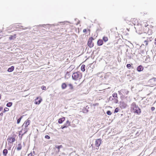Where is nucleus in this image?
<instances>
[{
    "mask_svg": "<svg viewBox=\"0 0 156 156\" xmlns=\"http://www.w3.org/2000/svg\"><path fill=\"white\" fill-rule=\"evenodd\" d=\"M83 76L82 74L78 71L73 73L72 75V78L73 80L80 82Z\"/></svg>",
    "mask_w": 156,
    "mask_h": 156,
    "instance_id": "nucleus-4",
    "label": "nucleus"
},
{
    "mask_svg": "<svg viewBox=\"0 0 156 156\" xmlns=\"http://www.w3.org/2000/svg\"><path fill=\"white\" fill-rule=\"evenodd\" d=\"M14 69V67L13 66H12L11 67L9 68L7 70V71L9 72H12Z\"/></svg>",
    "mask_w": 156,
    "mask_h": 156,
    "instance_id": "nucleus-18",
    "label": "nucleus"
},
{
    "mask_svg": "<svg viewBox=\"0 0 156 156\" xmlns=\"http://www.w3.org/2000/svg\"><path fill=\"white\" fill-rule=\"evenodd\" d=\"M12 103L11 102H9L8 103L7 105L6 106L8 107H10L12 105Z\"/></svg>",
    "mask_w": 156,
    "mask_h": 156,
    "instance_id": "nucleus-26",
    "label": "nucleus"
},
{
    "mask_svg": "<svg viewBox=\"0 0 156 156\" xmlns=\"http://www.w3.org/2000/svg\"><path fill=\"white\" fill-rule=\"evenodd\" d=\"M42 101V99L40 98H37L35 99L34 103L36 104H39Z\"/></svg>",
    "mask_w": 156,
    "mask_h": 156,
    "instance_id": "nucleus-11",
    "label": "nucleus"
},
{
    "mask_svg": "<svg viewBox=\"0 0 156 156\" xmlns=\"http://www.w3.org/2000/svg\"><path fill=\"white\" fill-rule=\"evenodd\" d=\"M101 140L100 139L96 140L95 144V146L98 147L101 144Z\"/></svg>",
    "mask_w": 156,
    "mask_h": 156,
    "instance_id": "nucleus-9",
    "label": "nucleus"
},
{
    "mask_svg": "<svg viewBox=\"0 0 156 156\" xmlns=\"http://www.w3.org/2000/svg\"><path fill=\"white\" fill-rule=\"evenodd\" d=\"M155 108L154 107H152L151 108V110L152 111H153L155 110Z\"/></svg>",
    "mask_w": 156,
    "mask_h": 156,
    "instance_id": "nucleus-36",
    "label": "nucleus"
},
{
    "mask_svg": "<svg viewBox=\"0 0 156 156\" xmlns=\"http://www.w3.org/2000/svg\"><path fill=\"white\" fill-rule=\"evenodd\" d=\"M103 44V41L101 39H99L98 41L97 44L98 46H100L102 45Z\"/></svg>",
    "mask_w": 156,
    "mask_h": 156,
    "instance_id": "nucleus-14",
    "label": "nucleus"
},
{
    "mask_svg": "<svg viewBox=\"0 0 156 156\" xmlns=\"http://www.w3.org/2000/svg\"><path fill=\"white\" fill-rule=\"evenodd\" d=\"M152 81H153V85L154 86L156 85V78L152 79Z\"/></svg>",
    "mask_w": 156,
    "mask_h": 156,
    "instance_id": "nucleus-25",
    "label": "nucleus"
},
{
    "mask_svg": "<svg viewBox=\"0 0 156 156\" xmlns=\"http://www.w3.org/2000/svg\"><path fill=\"white\" fill-rule=\"evenodd\" d=\"M154 40H155V42H154V43L155 45H156V38H155V39Z\"/></svg>",
    "mask_w": 156,
    "mask_h": 156,
    "instance_id": "nucleus-40",
    "label": "nucleus"
},
{
    "mask_svg": "<svg viewBox=\"0 0 156 156\" xmlns=\"http://www.w3.org/2000/svg\"><path fill=\"white\" fill-rule=\"evenodd\" d=\"M65 120V118L64 117L60 118L58 121V122L59 124L62 123Z\"/></svg>",
    "mask_w": 156,
    "mask_h": 156,
    "instance_id": "nucleus-13",
    "label": "nucleus"
},
{
    "mask_svg": "<svg viewBox=\"0 0 156 156\" xmlns=\"http://www.w3.org/2000/svg\"><path fill=\"white\" fill-rule=\"evenodd\" d=\"M119 94L120 95L122 94L124 95H127L129 93L128 90L126 89H122L120 91H119Z\"/></svg>",
    "mask_w": 156,
    "mask_h": 156,
    "instance_id": "nucleus-6",
    "label": "nucleus"
},
{
    "mask_svg": "<svg viewBox=\"0 0 156 156\" xmlns=\"http://www.w3.org/2000/svg\"><path fill=\"white\" fill-rule=\"evenodd\" d=\"M107 114L108 115H111L112 114V113L110 111H108L107 112Z\"/></svg>",
    "mask_w": 156,
    "mask_h": 156,
    "instance_id": "nucleus-32",
    "label": "nucleus"
},
{
    "mask_svg": "<svg viewBox=\"0 0 156 156\" xmlns=\"http://www.w3.org/2000/svg\"><path fill=\"white\" fill-rule=\"evenodd\" d=\"M120 107L122 109H124L127 107L128 105L127 104L123 101L120 102L119 105Z\"/></svg>",
    "mask_w": 156,
    "mask_h": 156,
    "instance_id": "nucleus-7",
    "label": "nucleus"
},
{
    "mask_svg": "<svg viewBox=\"0 0 156 156\" xmlns=\"http://www.w3.org/2000/svg\"><path fill=\"white\" fill-rule=\"evenodd\" d=\"M103 40L105 42H106L108 40V37L106 36H104L103 37Z\"/></svg>",
    "mask_w": 156,
    "mask_h": 156,
    "instance_id": "nucleus-22",
    "label": "nucleus"
},
{
    "mask_svg": "<svg viewBox=\"0 0 156 156\" xmlns=\"http://www.w3.org/2000/svg\"><path fill=\"white\" fill-rule=\"evenodd\" d=\"M41 88L42 90H45L46 89V87L45 86H42Z\"/></svg>",
    "mask_w": 156,
    "mask_h": 156,
    "instance_id": "nucleus-35",
    "label": "nucleus"
},
{
    "mask_svg": "<svg viewBox=\"0 0 156 156\" xmlns=\"http://www.w3.org/2000/svg\"><path fill=\"white\" fill-rule=\"evenodd\" d=\"M3 109V108L2 107H0V111H2Z\"/></svg>",
    "mask_w": 156,
    "mask_h": 156,
    "instance_id": "nucleus-41",
    "label": "nucleus"
},
{
    "mask_svg": "<svg viewBox=\"0 0 156 156\" xmlns=\"http://www.w3.org/2000/svg\"><path fill=\"white\" fill-rule=\"evenodd\" d=\"M144 69V67L141 65L138 66L137 68V70L138 72H141Z\"/></svg>",
    "mask_w": 156,
    "mask_h": 156,
    "instance_id": "nucleus-12",
    "label": "nucleus"
},
{
    "mask_svg": "<svg viewBox=\"0 0 156 156\" xmlns=\"http://www.w3.org/2000/svg\"><path fill=\"white\" fill-rule=\"evenodd\" d=\"M87 31V30L86 29H84L83 30V32H85Z\"/></svg>",
    "mask_w": 156,
    "mask_h": 156,
    "instance_id": "nucleus-39",
    "label": "nucleus"
},
{
    "mask_svg": "<svg viewBox=\"0 0 156 156\" xmlns=\"http://www.w3.org/2000/svg\"><path fill=\"white\" fill-rule=\"evenodd\" d=\"M3 115V113H0V115H1V116H2Z\"/></svg>",
    "mask_w": 156,
    "mask_h": 156,
    "instance_id": "nucleus-42",
    "label": "nucleus"
},
{
    "mask_svg": "<svg viewBox=\"0 0 156 156\" xmlns=\"http://www.w3.org/2000/svg\"><path fill=\"white\" fill-rule=\"evenodd\" d=\"M30 121L29 119H27L26 121L23 124V126H24V128L22 130L19 132V136H20L21 135V133L23 131L24 132L22 134L21 136V138H22L23 136L27 132L28 129L27 128L28 126L30 125Z\"/></svg>",
    "mask_w": 156,
    "mask_h": 156,
    "instance_id": "nucleus-2",
    "label": "nucleus"
},
{
    "mask_svg": "<svg viewBox=\"0 0 156 156\" xmlns=\"http://www.w3.org/2000/svg\"><path fill=\"white\" fill-rule=\"evenodd\" d=\"M75 67V66L74 65H72L70 66L69 68H71L72 69H73Z\"/></svg>",
    "mask_w": 156,
    "mask_h": 156,
    "instance_id": "nucleus-34",
    "label": "nucleus"
},
{
    "mask_svg": "<svg viewBox=\"0 0 156 156\" xmlns=\"http://www.w3.org/2000/svg\"><path fill=\"white\" fill-rule=\"evenodd\" d=\"M130 110L131 112L136 113L137 115H140L141 113L140 108L136 105L135 102L133 103L130 107Z\"/></svg>",
    "mask_w": 156,
    "mask_h": 156,
    "instance_id": "nucleus-3",
    "label": "nucleus"
},
{
    "mask_svg": "<svg viewBox=\"0 0 156 156\" xmlns=\"http://www.w3.org/2000/svg\"><path fill=\"white\" fill-rule=\"evenodd\" d=\"M85 66L84 65H82L81 67V70L83 72H84L85 71Z\"/></svg>",
    "mask_w": 156,
    "mask_h": 156,
    "instance_id": "nucleus-20",
    "label": "nucleus"
},
{
    "mask_svg": "<svg viewBox=\"0 0 156 156\" xmlns=\"http://www.w3.org/2000/svg\"><path fill=\"white\" fill-rule=\"evenodd\" d=\"M15 140V138L14 137H9L7 139V141L8 143H12Z\"/></svg>",
    "mask_w": 156,
    "mask_h": 156,
    "instance_id": "nucleus-10",
    "label": "nucleus"
},
{
    "mask_svg": "<svg viewBox=\"0 0 156 156\" xmlns=\"http://www.w3.org/2000/svg\"><path fill=\"white\" fill-rule=\"evenodd\" d=\"M23 115H22V116H21L20 118H19V119H18L17 120V124H19L20 122V121L21 120V119H22V118H23Z\"/></svg>",
    "mask_w": 156,
    "mask_h": 156,
    "instance_id": "nucleus-24",
    "label": "nucleus"
},
{
    "mask_svg": "<svg viewBox=\"0 0 156 156\" xmlns=\"http://www.w3.org/2000/svg\"><path fill=\"white\" fill-rule=\"evenodd\" d=\"M9 108H5L4 109V111H3L4 112H7L9 111Z\"/></svg>",
    "mask_w": 156,
    "mask_h": 156,
    "instance_id": "nucleus-30",
    "label": "nucleus"
},
{
    "mask_svg": "<svg viewBox=\"0 0 156 156\" xmlns=\"http://www.w3.org/2000/svg\"><path fill=\"white\" fill-rule=\"evenodd\" d=\"M144 42L145 43V45L146 46L148 44V41L147 40H145L144 41Z\"/></svg>",
    "mask_w": 156,
    "mask_h": 156,
    "instance_id": "nucleus-33",
    "label": "nucleus"
},
{
    "mask_svg": "<svg viewBox=\"0 0 156 156\" xmlns=\"http://www.w3.org/2000/svg\"><path fill=\"white\" fill-rule=\"evenodd\" d=\"M144 23V26L141 27L137 30V32L138 33L140 34L143 33L146 34L149 33V31L150 34H151L152 33V30H149V28L148 27H147V26H148L149 25L147 24V23Z\"/></svg>",
    "mask_w": 156,
    "mask_h": 156,
    "instance_id": "nucleus-1",
    "label": "nucleus"
},
{
    "mask_svg": "<svg viewBox=\"0 0 156 156\" xmlns=\"http://www.w3.org/2000/svg\"><path fill=\"white\" fill-rule=\"evenodd\" d=\"M32 153H30L28 154V156H32Z\"/></svg>",
    "mask_w": 156,
    "mask_h": 156,
    "instance_id": "nucleus-38",
    "label": "nucleus"
},
{
    "mask_svg": "<svg viewBox=\"0 0 156 156\" xmlns=\"http://www.w3.org/2000/svg\"><path fill=\"white\" fill-rule=\"evenodd\" d=\"M112 96L114 98H118L117 94L116 93H114L112 94Z\"/></svg>",
    "mask_w": 156,
    "mask_h": 156,
    "instance_id": "nucleus-27",
    "label": "nucleus"
},
{
    "mask_svg": "<svg viewBox=\"0 0 156 156\" xmlns=\"http://www.w3.org/2000/svg\"><path fill=\"white\" fill-rule=\"evenodd\" d=\"M1 99V94H0V99Z\"/></svg>",
    "mask_w": 156,
    "mask_h": 156,
    "instance_id": "nucleus-43",
    "label": "nucleus"
},
{
    "mask_svg": "<svg viewBox=\"0 0 156 156\" xmlns=\"http://www.w3.org/2000/svg\"><path fill=\"white\" fill-rule=\"evenodd\" d=\"M45 137L47 139H49V136L48 135H46L45 136Z\"/></svg>",
    "mask_w": 156,
    "mask_h": 156,
    "instance_id": "nucleus-37",
    "label": "nucleus"
},
{
    "mask_svg": "<svg viewBox=\"0 0 156 156\" xmlns=\"http://www.w3.org/2000/svg\"><path fill=\"white\" fill-rule=\"evenodd\" d=\"M93 40L94 38L92 37H90L88 40L87 45L90 48H92L94 46V43L92 41Z\"/></svg>",
    "mask_w": 156,
    "mask_h": 156,
    "instance_id": "nucleus-5",
    "label": "nucleus"
},
{
    "mask_svg": "<svg viewBox=\"0 0 156 156\" xmlns=\"http://www.w3.org/2000/svg\"><path fill=\"white\" fill-rule=\"evenodd\" d=\"M119 109L118 108H116L115 110V111L114 112V113H117L119 112Z\"/></svg>",
    "mask_w": 156,
    "mask_h": 156,
    "instance_id": "nucleus-28",
    "label": "nucleus"
},
{
    "mask_svg": "<svg viewBox=\"0 0 156 156\" xmlns=\"http://www.w3.org/2000/svg\"><path fill=\"white\" fill-rule=\"evenodd\" d=\"M131 21L132 23L134 24V25H136L137 23V20L136 18H133L131 20Z\"/></svg>",
    "mask_w": 156,
    "mask_h": 156,
    "instance_id": "nucleus-15",
    "label": "nucleus"
},
{
    "mask_svg": "<svg viewBox=\"0 0 156 156\" xmlns=\"http://www.w3.org/2000/svg\"><path fill=\"white\" fill-rule=\"evenodd\" d=\"M127 67L129 69H130L131 67V66L130 64H127L126 65Z\"/></svg>",
    "mask_w": 156,
    "mask_h": 156,
    "instance_id": "nucleus-31",
    "label": "nucleus"
},
{
    "mask_svg": "<svg viewBox=\"0 0 156 156\" xmlns=\"http://www.w3.org/2000/svg\"><path fill=\"white\" fill-rule=\"evenodd\" d=\"M16 34H14L13 35H11L9 37V39L10 40L14 39L16 38Z\"/></svg>",
    "mask_w": 156,
    "mask_h": 156,
    "instance_id": "nucleus-17",
    "label": "nucleus"
},
{
    "mask_svg": "<svg viewBox=\"0 0 156 156\" xmlns=\"http://www.w3.org/2000/svg\"><path fill=\"white\" fill-rule=\"evenodd\" d=\"M22 148V146H21V143H20L18 145V146H17V149L18 151L20 150Z\"/></svg>",
    "mask_w": 156,
    "mask_h": 156,
    "instance_id": "nucleus-19",
    "label": "nucleus"
},
{
    "mask_svg": "<svg viewBox=\"0 0 156 156\" xmlns=\"http://www.w3.org/2000/svg\"><path fill=\"white\" fill-rule=\"evenodd\" d=\"M67 87L66 84L65 83H63L61 85V88L62 89H65Z\"/></svg>",
    "mask_w": 156,
    "mask_h": 156,
    "instance_id": "nucleus-16",
    "label": "nucleus"
},
{
    "mask_svg": "<svg viewBox=\"0 0 156 156\" xmlns=\"http://www.w3.org/2000/svg\"><path fill=\"white\" fill-rule=\"evenodd\" d=\"M8 153V151L7 149H4L3 151V154L4 156H6Z\"/></svg>",
    "mask_w": 156,
    "mask_h": 156,
    "instance_id": "nucleus-21",
    "label": "nucleus"
},
{
    "mask_svg": "<svg viewBox=\"0 0 156 156\" xmlns=\"http://www.w3.org/2000/svg\"><path fill=\"white\" fill-rule=\"evenodd\" d=\"M55 147L57 148L58 149V151H59L60 148L62 147V145H59L58 146H56Z\"/></svg>",
    "mask_w": 156,
    "mask_h": 156,
    "instance_id": "nucleus-29",
    "label": "nucleus"
},
{
    "mask_svg": "<svg viewBox=\"0 0 156 156\" xmlns=\"http://www.w3.org/2000/svg\"><path fill=\"white\" fill-rule=\"evenodd\" d=\"M70 123L69 120H67L66 122L61 126V128L63 129L65 128H67L68 126H70Z\"/></svg>",
    "mask_w": 156,
    "mask_h": 156,
    "instance_id": "nucleus-8",
    "label": "nucleus"
},
{
    "mask_svg": "<svg viewBox=\"0 0 156 156\" xmlns=\"http://www.w3.org/2000/svg\"><path fill=\"white\" fill-rule=\"evenodd\" d=\"M68 86L69 87V89L70 90H72L74 89L73 85L71 83H69L68 84Z\"/></svg>",
    "mask_w": 156,
    "mask_h": 156,
    "instance_id": "nucleus-23",
    "label": "nucleus"
}]
</instances>
